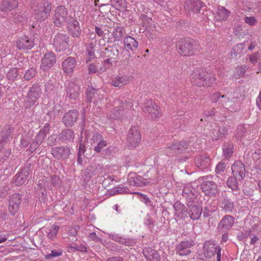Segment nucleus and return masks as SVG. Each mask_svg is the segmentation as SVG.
Returning a JSON list of instances; mask_svg holds the SVG:
<instances>
[{
	"instance_id": "63",
	"label": "nucleus",
	"mask_w": 261,
	"mask_h": 261,
	"mask_svg": "<svg viewBox=\"0 0 261 261\" xmlns=\"http://www.w3.org/2000/svg\"><path fill=\"white\" fill-rule=\"evenodd\" d=\"M46 137V135L39 131V132L36 137L35 140L41 144L43 142Z\"/></svg>"
},
{
	"instance_id": "10",
	"label": "nucleus",
	"mask_w": 261,
	"mask_h": 261,
	"mask_svg": "<svg viewBox=\"0 0 261 261\" xmlns=\"http://www.w3.org/2000/svg\"><path fill=\"white\" fill-rule=\"evenodd\" d=\"M202 7V2L199 0H186L184 8L188 14L194 17L198 16Z\"/></svg>"
},
{
	"instance_id": "60",
	"label": "nucleus",
	"mask_w": 261,
	"mask_h": 261,
	"mask_svg": "<svg viewBox=\"0 0 261 261\" xmlns=\"http://www.w3.org/2000/svg\"><path fill=\"white\" fill-rule=\"evenodd\" d=\"M244 20L245 23L250 25H253L257 22L256 19L254 16H245Z\"/></svg>"
},
{
	"instance_id": "33",
	"label": "nucleus",
	"mask_w": 261,
	"mask_h": 261,
	"mask_svg": "<svg viewBox=\"0 0 261 261\" xmlns=\"http://www.w3.org/2000/svg\"><path fill=\"white\" fill-rule=\"evenodd\" d=\"M230 12L227 10L225 7L222 6H219L215 17L217 20L222 21L225 20L229 16Z\"/></svg>"
},
{
	"instance_id": "5",
	"label": "nucleus",
	"mask_w": 261,
	"mask_h": 261,
	"mask_svg": "<svg viewBox=\"0 0 261 261\" xmlns=\"http://www.w3.org/2000/svg\"><path fill=\"white\" fill-rule=\"evenodd\" d=\"M73 17L68 15L66 8L63 6L57 7L54 16V23L56 27H61L65 23H67L69 19Z\"/></svg>"
},
{
	"instance_id": "37",
	"label": "nucleus",
	"mask_w": 261,
	"mask_h": 261,
	"mask_svg": "<svg viewBox=\"0 0 261 261\" xmlns=\"http://www.w3.org/2000/svg\"><path fill=\"white\" fill-rule=\"evenodd\" d=\"M203 79L202 87H211L215 83L216 78L213 73L205 71Z\"/></svg>"
},
{
	"instance_id": "2",
	"label": "nucleus",
	"mask_w": 261,
	"mask_h": 261,
	"mask_svg": "<svg viewBox=\"0 0 261 261\" xmlns=\"http://www.w3.org/2000/svg\"><path fill=\"white\" fill-rule=\"evenodd\" d=\"M213 176L207 175L200 177L202 181L201 188L205 195L215 197L218 192V186L213 180Z\"/></svg>"
},
{
	"instance_id": "6",
	"label": "nucleus",
	"mask_w": 261,
	"mask_h": 261,
	"mask_svg": "<svg viewBox=\"0 0 261 261\" xmlns=\"http://www.w3.org/2000/svg\"><path fill=\"white\" fill-rule=\"evenodd\" d=\"M204 254L206 258H211L217 255V261H221V248L214 241H207L203 245Z\"/></svg>"
},
{
	"instance_id": "4",
	"label": "nucleus",
	"mask_w": 261,
	"mask_h": 261,
	"mask_svg": "<svg viewBox=\"0 0 261 261\" xmlns=\"http://www.w3.org/2000/svg\"><path fill=\"white\" fill-rule=\"evenodd\" d=\"M119 50L116 46H108L103 51L105 60L103 64L109 68L115 64L119 57Z\"/></svg>"
},
{
	"instance_id": "7",
	"label": "nucleus",
	"mask_w": 261,
	"mask_h": 261,
	"mask_svg": "<svg viewBox=\"0 0 261 261\" xmlns=\"http://www.w3.org/2000/svg\"><path fill=\"white\" fill-rule=\"evenodd\" d=\"M51 4L47 1L42 2L38 9L35 10V18L37 21H42L46 19L50 13Z\"/></svg>"
},
{
	"instance_id": "49",
	"label": "nucleus",
	"mask_w": 261,
	"mask_h": 261,
	"mask_svg": "<svg viewBox=\"0 0 261 261\" xmlns=\"http://www.w3.org/2000/svg\"><path fill=\"white\" fill-rule=\"evenodd\" d=\"M59 227L57 225H54L51 227L49 232L47 234V237L50 240L55 239L57 237V234L59 231Z\"/></svg>"
},
{
	"instance_id": "55",
	"label": "nucleus",
	"mask_w": 261,
	"mask_h": 261,
	"mask_svg": "<svg viewBox=\"0 0 261 261\" xmlns=\"http://www.w3.org/2000/svg\"><path fill=\"white\" fill-rule=\"evenodd\" d=\"M226 165L223 161H221L219 162L216 166L215 168V171L217 174H220L222 172H223L226 169Z\"/></svg>"
},
{
	"instance_id": "27",
	"label": "nucleus",
	"mask_w": 261,
	"mask_h": 261,
	"mask_svg": "<svg viewBox=\"0 0 261 261\" xmlns=\"http://www.w3.org/2000/svg\"><path fill=\"white\" fill-rule=\"evenodd\" d=\"M76 66V62L75 59L71 57H68L62 63L63 70L68 74L72 73Z\"/></svg>"
},
{
	"instance_id": "15",
	"label": "nucleus",
	"mask_w": 261,
	"mask_h": 261,
	"mask_svg": "<svg viewBox=\"0 0 261 261\" xmlns=\"http://www.w3.org/2000/svg\"><path fill=\"white\" fill-rule=\"evenodd\" d=\"M51 154L56 159L64 160L69 158L71 151L70 149L67 146H58L51 148Z\"/></svg>"
},
{
	"instance_id": "16",
	"label": "nucleus",
	"mask_w": 261,
	"mask_h": 261,
	"mask_svg": "<svg viewBox=\"0 0 261 261\" xmlns=\"http://www.w3.org/2000/svg\"><path fill=\"white\" fill-rule=\"evenodd\" d=\"M56 61V57L54 53H46L41 60L40 69L44 71H48L54 66Z\"/></svg>"
},
{
	"instance_id": "23",
	"label": "nucleus",
	"mask_w": 261,
	"mask_h": 261,
	"mask_svg": "<svg viewBox=\"0 0 261 261\" xmlns=\"http://www.w3.org/2000/svg\"><path fill=\"white\" fill-rule=\"evenodd\" d=\"M35 45L34 39L26 36H22L16 41V45L19 49H30Z\"/></svg>"
},
{
	"instance_id": "18",
	"label": "nucleus",
	"mask_w": 261,
	"mask_h": 261,
	"mask_svg": "<svg viewBox=\"0 0 261 261\" xmlns=\"http://www.w3.org/2000/svg\"><path fill=\"white\" fill-rule=\"evenodd\" d=\"M210 136L213 140H218L220 138L225 136L227 133L226 127H221L218 123L213 122L210 126Z\"/></svg>"
},
{
	"instance_id": "43",
	"label": "nucleus",
	"mask_w": 261,
	"mask_h": 261,
	"mask_svg": "<svg viewBox=\"0 0 261 261\" xmlns=\"http://www.w3.org/2000/svg\"><path fill=\"white\" fill-rule=\"evenodd\" d=\"M96 46V40L91 41L88 44L86 49L87 51V57L89 58V61L95 58V51Z\"/></svg>"
},
{
	"instance_id": "46",
	"label": "nucleus",
	"mask_w": 261,
	"mask_h": 261,
	"mask_svg": "<svg viewBox=\"0 0 261 261\" xmlns=\"http://www.w3.org/2000/svg\"><path fill=\"white\" fill-rule=\"evenodd\" d=\"M63 250L62 249H58L56 250H53L50 253L46 254L45 257L47 259H49L55 257L60 256L63 254Z\"/></svg>"
},
{
	"instance_id": "45",
	"label": "nucleus",
	"mask_w": 261,
	"mask_h": 261,
	"mask_svg": "<svg viewBox=\"0 0 261 261\" xmlns=\"http://www.w3.org/2000/svg\"><path fill=\"white\" fill-rule=\"evenodd\" d=\"M112 5L117 10L124 9L126 7V0H111Z\"/></svg>"
},
{
	"instance_id": "17",
	"label": "nucleus",
	"mask_w": 261,
	"mask_h": 261,
	"mask_svg": "<svg viewBox=\"0 0 261 261\" xmlns=\"http://www.w3.org/2000/svg\"><path fill=\"white\" fill-rule=\"evenodd\" d=\"M80 114L76 110H71L65 113L62 117V122L67 127L73 126L77 121Z\"/></svg>"
},
{
	"instance_id": "25",
	"label": "nucleus",
	"mask_w": 261,
	"mask_h": 261,
	"mask_svg": "<svg viewBox=\"0 0 261 261\" xmlns=\"http://www.w3.org/2000/svg\"><path fill=\"white\" fill-rule=\"evenodd\" d=\"M195 164L200 169H206L210 166L211 160L207 154H200L195 158Z\"/></svg>"
},
{
	"instance_id": "29",
	"label": "nucleus",
	"mask_w": 261,
	"mask_h": 261,
	"mask_svg": "<svg viewBox=\"0 0 261 261\" xmlns=\"http://www.w3.org/2000/svg\"><path fill=\"white\" fill-rule=\"evenodd\" d=\"M18 5L17 0H3L0 3V11L9 12L16 8Z\"/></svg>"
},
{
	"instance_id": "8",
	"label": "nucleus",
	"mask_w": 261,
	"mask_h": 261,
	"mask_svg": "<svg viewBox=\"0 0 261 261\" xmlns=\"http://www.w3.org/2000/svg\"><path fill=\"white\" fill-rule=\"evenodd\" d=\"M141 134L138 127H132L128 133L126 143L129 149L136 148L141 141Z\"/></svg>"
},
{
	"instance_id": "62",
	"label": "nucleus",
	"mask_w": 261,
	"mask_h": 261,
	"mask_svg": "<svg viewBox=\"0 0 261 261\" xmlns=\"http://www.w3.org/2000/svg\"><path fill=\"white\" fill-rule=\"evenodd\" d=\"M91 140L93 142H99L100 141H102V136L98 132H96L93 133L92 137L91 139Z\"/></svg>"
},
{
	"instance_id": "24",
	"label": "nucleus",
	"mask_w": 261,
	"mask_h": 261,
	"mask_svg": "<svg viewBox=\"0 0 261 261\" xmlns=\"http://www.w3.org/2000/svg\"><path fill=\"white\" fill-rule=\"evenodd\" d=\"M69 20L66 25L70 34L73 37H79L81 34L79 22L73 17Z\"/></svg>"
},
{
	"instance_id": "20",
	"label": "nucleus",
	"mask_w": 261,
	"mask_h": 261,
	"mask_svg": "<svg viewBox=\"0 0 261 261\" xmlns=\"http://www.w3.org/2000/svg\"><path fill=\"white\" fill-rule=\"evenodd\" d=\"M186 204L188 206V213L190 217L194 220H198L202 212V207L191 200Z\"/></svg>"
},
{
	"instance_id": "22",
	"label": "nucleus",
	"mask_w": 261,
	"mask_h": 261,
	"mask_svg": "<svg viewBox=\"0 0 261 261\" xmlns=\"http://www.w3.org/2000/svg\"><path fill=\"white\" fill-rule=\"evenodd\" d=\"M75 134L73 130L69 128L63 129L58 135V139L63 144H68L74 141Z\"/></svg>"
},
{
	"instance_id": "21",
	"label": "nucleus",
	"mask_w": 261,
	"mask_h": 261,
	"mask_svg": "<svg viewBox=\"0 0 261 261\" xmlns=\"http://www.w3.org/2000/svg\"><path fill=\"white\" fill-rule=\"evenodd\" d=\"M13 128L10 125H6L0 132V150L12 139Z\"/></svg>"
},
{
	"instance_id": "3",
	"label": "nucleus",
	"mask_w": 261,
	"mask_h": 261,
	"mask_svg": "<svg viewBox=\"0 0 261 261\" xmlns=\"http://www.w3.org/2000/svg\"><path fill=\"white\" fill-rule=\"evenodd\" d=\"M117 102L119 103V106L115 107L110 114V117L112 119L122 118L126 115L127 111L131 110L133 107V105L130 100H125L124 102L118 101Z\"/></svg>"
},
{
	"instance_id": "30",
	"label": "nucleus",
	"mask_w": 261,
	"mask_h": 261,
	"mask_svg": "<svg viewBox=\"0 0 261 261\" xmlns=\"http://www.w3.org/2000/svg\"><path fill=\"white\" fill-rule=\"evenodd\" d=\"M143 254L148 261H160L158 253L150 248H146L143 250Z\"/></svg>"
},
{
	"instance_id": "44",
	"label": "nucleus",
	"mask_w": 261,
	"mask_h": 261,
	"mask_svg": "<svg viewBox=\"0 0 261 261\" xmlns=\"http://www.w3.org/2000/svg\"><path fill=\"white\" fill-rule=\"evenodd\" d=\"M100 92L98 89L94 88H91L89 89V91H87L86 92V97L88 101L91 102L92 101H95L96 100L98 99L99 98H97V96L99 95ZM99 99H101V98H99Z\"/></svg>"
},
{
	"instance_id": "50",
	"label": "nucleus",
	"mask_w": 261,
	"mask_h": 261,
	"mask_svg": "<svg viewBox=\"0 0 261 261\" xmlns=\"http://www.w3.org/2000/svg\"><path fill=\"white\" fill-rule=\"evenodd\" d=\"M36 74V70L34 68L28 69L24 75V79L29 81L33 78Z\"/></svg>"
},
{
	"instance_id": "58",
	"label": "nucleus",
	"mask_w": 261,
	"mask_h": 261,
	"mask_svg": "<svg viewBox=\"0 0 261 261\" xmlns=\"http://www.w3.org/2000/svg\"><path fill=\"white\" fill-rule=\"evenodd\" d=\"M120 244L124 246H133L135 244V241L133 239L122 238Z\"/></svg>"
},
{
	"instance_id": "52",
	"label": "nucleus",
	"mask_w": 261,
	"mask_h": 261,
	"mask_svg": "<svg viewBox=\"0 0 261 261\" xmlns=\"http://www.w3.org/2000/svg\"><path fill=\"white\" fill-rule=\"evenodd\" d=\"M18 74L17 73V69H13L9 71L7 74V77L11 81H14L17 79Z\"/></svg>"
},
{
	"instance_id": "11",
	"label": "nucleus",
	"mask_w": 261,
	"mask_h": 261,
	"mask_svg": "<svg viewBox=\"0 0 261 261\" xmlns=\"http://www.w3.org/2000/svg\"><path fill=\"white\" fill-rule=\"evenodd\" d=\"M195 245L194 241L191 239L180 242L176 245L175 251L180 256H187L191 254V249Z\"/></svg>"
},
{
	"instance_id": "41",
	"label": "nucleus",
	"mask_w": 261,
	"mask_h": 261,
	"mask_svg": "<svg viewBox=\"0 0 261 261\" xmlns=\"http://www.w3.org/2000/svg\"><path fill=\"white\" fill-rule=\"evenodd\" d=\"M233 145L231 142H225L222 146L223 155L226 159L230 158L233 153Z\"/></svg>"
},
{
	"instance_id": "36",
	"label": "nucleus",
	"mask_w": 261,
	"mask_h": 261,
	"mask_svg": "<svg viewBox=\"0 0 261 261\" xmlns=\"http://www.w3.org/2000/svg\"><path fill=\"white\" fill-rule=\"evenodd\" d=\"M129 82L127 76H116L113 79L111 84L113 86L116 87L121 88L128 84Z\"/></svg>"
},
{
	"instance_id": "19",
	"label": "nucleus",
	"mask_w": 261,
	"mask_h": 261,
	"mask_svg": "<svg viewBox=\"0 0 261 261\" xmlns=\"http://www.w3.org/2000/svg\"><path fill=\"white\" fill-rule=\"evenodd\" d=\"M233 176L239 180H242L245 176L246 169L244 164L240 161H235L231 166Z\"/></svg>"
},
{
	"instance_id": "39",
	"label": "nucleus",
	"mask_w": 261,
	"mask_h": 261,
	"mask_svg": "<svg viewBox=\"0 0 261 261\" xmlns=\"http://www.w3.org/2000/svg\"><path fill=\"white\" fill-rule=\"evenodd\" d=\"M129 182L131 185L138 187L145 186L149 183V182H146V179L138 175L131 177L129 179Z\"/></svg>"
},
{
	"instance_id": "13",
	"label": "nucleus",
	"mask_w": 261,
	"mask_h": 261,
	"mask_svg": "<svg viewBox=\"0 0 261 261\" xmlns=\"http://www.w3.org/2000/svg\"><path fill=\"white\" fill-rule=\"evenodd\" d=\"M21 199V195L18 193H14L9 197V212L12 216L18 211Z\"/></svg>"
},
{
	"instance_id": "35",
	"label": "nucleus",
	"mask_w": 261,
	"mask_h": 261,
	"mask_svg": "<svg viewBox=\"0 0 261 261\" xmlns=\"http://www.w3.org/2000/svg\"><path fill=\"white\" fill-rule=\"evenodd\" d=\"M221 207L226 213H231L234 208V202L230 198L226 196L222 200Z\"/></svg>"
},
{
	"instance_id": "1",
	"label": "nucleus",
	"mask_w": 261,
	"mask_h": 261,
	"mask_svg": "<svg viewBox=\"0 0 261 261\" xmlns=\"http://www.w3.org/2000/svg\"><path fill=\"white\" fill-rule=\"evenodd\" d=\"M178 53L182 56H191L193 55L199 48V45L192 39L184 38L176 44Z\"/></svg>"
},
{
	"instance_id": "32",
	"label": "nucleus",
	"mask_w": 261,
	"mask_h": 261,
	"mask_svg": "<svg viewBox=\"0 0 261 261\" xmlns=\"http://www.w3.org/2000/svg\"><path fill=\"white\" fill-rule=\"evenodd\" d=\"M189 143L185 140L180 141L177 143L173 144L170 148L174 152L180 153L189 148Z\"/></svg>"
},
{
	"instance_id": "14",
	"label": "nucleus",
	"mask_w": 261,
	"mask_h": 261,
	"mask_svg": "<svg viewBox=\"0 0 261 261\" xmlns=\"http://www.w3.org/2000/svg\"><path fill=\"white\" fill-rule=\"evenodd\" d=\"M144 111L149 114L153 119L159 118L162 113L160 107L151 100H148L145 103Z\"/></svg>"
},
{
	"instance_id": "40",
	"label": "nucleus",
	"mask_w": 261,
	"mask_h": 261,
	"mask_svg": "<svg viewBox=\"0 0 261 261\" xmlns=\"http://www.w3.org/2000/svg\"><path fill=\"white\" fill-rule=\"evenodd\" d=\"M39 87L37 85L34 84L30 88V90L28 93V96L29 98L31 99L32 101L34 102L39 97Z\"/></svg>"
},
{
	"instance_id": "38",
	"label": "nucleus",
	"mask_w": 261,
	"mask_h": 261,
	"mask_svg": "<svg viewBox=\"0 0 261 261\" xmlns=\"http://www.w3.org/2000/svg\"><path fill=\"white\" fill-rule=\"evenodd\" d=\"M196 190L191 186H187L184 187L182 190V196L188 199V201L189 200L192 201L196 197Z\"/></svg>"
},
{
	"instance_id": "48",
	"label": "nucleus",
	"mask_w": 261,
	"mask_h": 261,
	"mask_svg": "<svg viewBox=\"0 0 261 261\" xmlns=\"http://www.w3.org/2000/svg\"><path fill=\"white\" fill-rule=\"evenodd\" d=\"M173 207L175 211V215L179 217L180 213L184 210L185 205L177 201L174 203Z\"/></svg>"
},
{
	"instance_id": "42",
	"label": "nucleus",
	"mask_w": 261,
	"mask_h": 261,
	"mask_svg": "<svg viewBox=\"0 0 261 261\" xmlns=\"http://www.w3.org/2000/svg\"><path fill=\"white\" fill-rule=\"evenodd\" d=\"M238 181L239 180L234 176L229 177L227 181V185L234 192L233 193L234 195L240 193Z\"/></svg>"
},
{
	"instance_id": "61",
	"label": "nucleus",
	"mask_w": 261,
	"mask_h": 261,
	"mask_svg": "<svg viewBox=\"0 0 261 261\" xmlns=\"http://www.w3.org/2000/svg\"><path fill=\"white\" fill-rule=\"evenodd\" d=\"M79 229V226H74L69 227V229L68 230V232L69 235H71V236L73 237H75L77 235Z\"/></svg>"
},
{
	"instance_id": "54",
	"label": "nucleus",
	"mask_w": 261,
	"mask_h": 261,
	"mask_svg": "<svg viewBox=\"0 0 261 261\" xmlns=\"http://www.w3.org/2000/svg\"><path fill=\"white\" fill-rule=\"evenodd\" d=\"M69 248L73 251H77L82 252H86L87 251V247L84 245H77L72 246L70 245Z\"/></svg>"
},
{
	"instance_id": "64",
	"label": "nucleus",
	"mask_w": 261,
	"mask_h": 261,
	"mask_svg": "<svg viewBox=\"0 0 261 261\" xmlns=\"http://www.w3.org/2000/svg\"><path fill=\"white\" fill-rule=\"evenodd\" d=\"M57 137L55 135H52L47 138V144L49 146H54L56 145Z\"/></svg>"
},
{
	"instance_id": "12",
	"label": "nucleus",
	"mask_w": 261,
	"mask_h": 261,
	"mask_svg": "<svg viewBox=\"0 0 261 261\" xmlns=\"http://www.w3.org/2000/svg\"><path fill=\"white\" fill-rule=\"evenodd\" d=\"M66 97L70 99L76 100L82 92L81 84L76 81H71L66 87Z\"/></svg>"
},
{
	"instance_id": "59",
	"label": "nucleus",
	"mask_w": 261,
	"mask_h": 261,
	"mask_svg": "<svg viewBox=\"0 0 261 261\" xmlns=\"http://www.w3.org/2000/svg\"><path fill=\"white\" fill-rule=\"evenodd\" d=\"M38 186V190L40 191L43 195H44L45 194L44 192L46 190V186L45 185L44 178L39 181Z\"/></svg>"
},
{
	"instance_id": "34",
	"label": "nucleus",
	"mask_w": 261,
	"mask_h": 261,
	"mask_svg": "<svg viewBox=\"0 0 261 261\" xmlns=\"http://www.w3.org/2000/svg\"><path fill=\"white\" fill-rule=\"evenodd\" d=\"M123 42L124 46L127 50L131 51L137 50L138 46V43L134 38L129 36H126L124 38Z\"/></svg>"
},
{
	"instance_id": "9",
	"label": "nucleus",
	"mask_w": 261,
	"mask_h": 261,
	"mask_svg": "<svg viewBox=\"0 0 261 261\" xmlns=\"http://www.w3.org/2000/svg\"><path fill=\"white\" fill-rule=\"evenodd\" d=\"M69 41V37L67 34L60 33L55 36L53 44L56 51H61L68 48Z\"/></svg>"
},
{
	"instance_id": "56",
	"label": "nucleus",
	"mask_w": 261,
	"mask_h": 261,
	"mask_svg": "<svg viewBox=\"0 0 261 261\" xmlns=\"http://www.w3.org/2000/svg\"><path fill=\"white\" fill-rule=\"evenodd\" d=\"M247 128L244 125H239L237 128V137H242L247 132Z\"/></svg>"
},
{
	"instance_id": "51",
	"label": "nucleus",
	"mask_w": 261,
	"mask_h": 261,
	"mask_svg": "<svg viewBox=\"0 0 261 261\" xmlns=\"http://www.w3.org/2000/svg\"><path fill=\"white\" fill-rule=\"evenodd\" d=\"M122 32L121 29L117 28L115 29L113 32L112 35L114 38V41H119L121 40L122 37Z\"/></svg>"
},
{
	"instance_id": "28",
	"label": "nucleus",
	"mask_w": 261,
	"mask_h": 261,
	"mask_svg": "<svg viewBox=\"0 0 261 261\" xmlns=\"http://www.w3.org/2000/svg\"><path fill=\"white\" fill-rule=\"evenodd\" d=\"M204 72L205 70L203 69H198L191 74L190 78L193 84L198 87H202Z\"/></svg>"
},
{
	"instance_id": "57",
	"label": "nucleus",
	"mask_w": 261,
	"mask_h": 261,
	"mask_svg": "<svg viewBox=\"0 0 261 261\" xmlns=\"http://www.w3.org/2000/svg\"><path fill=\"white\" fill-rule=\"evenodd\" d=\"M107 143L106 141L103 140L99 142L96 146L94 147V150L96 152H100L102 151L103 148L106 146Z\"/></svg>"
},
{
	"instance_id": "31",
	"label": "nucleus",
	"mask_w": 261,
	"mask_h": 261,
	"mask_svg": "<svg viewBox=\"0 0 261 261\" xmlns=\"http://www.w3.org/2000/svg\"><path fill=\"white\" fill-rule=\"evenodd\" d=\"M28 174V170L25 168L18 172L15 175V185L17 186L22 185L27 179Z\"/></svg>"
},
{
	"instance_id": "26",
	"label": "nucleus",
	"mask_w": 261,
	"mask_h": 261,
	"mask_svg": "<svg viewBox=\"0 0 261 261\" xmlns=\"http://www.w3.org/2000/svg\"><path fill=\"white\" fill-rule=\"evenodd\" d=\"M234 219L230 215H226L221 220L218 226V229L224 232L230 229L233 225Z\"/></svg>"
},
{
	"instance_id": "53",
	"label": "nucleus",
	"mask_w": 261,
	"mask_h": 261,
	"mask_svg": "<svg viewBox=\"0 0 261 261\" xmlns=\"http://www.w3.org/2000/svg\"><path fill=\"white\" fill-rule=\"evenodd\" d=\"M229 103H230V105L232 107H233V108H236V109L234 110H229L231 112H237L240 110V107L239 101L238 100L237 98H235V97L232 98L230 100Z\"/></svg>"
},
{
	"instance_id": "47",
	"label": "nucleus",
	"mask_w": 261,
	"mask_h": 261,
	"mask_svg": "<svg viewBox=\"0 0 261 261\" xmlns=\"http://www.w3.org/2000/svg\"><path fill=\"white\" fill-rule=\"evenodd\" d=\"M230 99L229 98L227 97L225 95H223L221 96V98L219 100V102H221L224 107L227 108L228 110H234L236 109V108H233V107L230 105Z\"/></svg>"
}]
</instances>
